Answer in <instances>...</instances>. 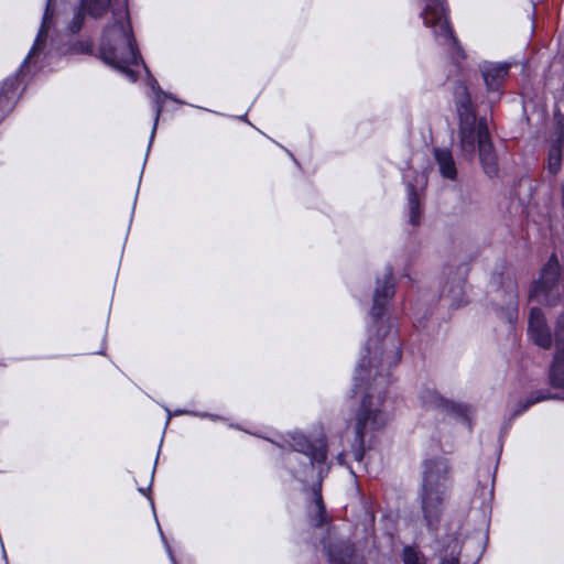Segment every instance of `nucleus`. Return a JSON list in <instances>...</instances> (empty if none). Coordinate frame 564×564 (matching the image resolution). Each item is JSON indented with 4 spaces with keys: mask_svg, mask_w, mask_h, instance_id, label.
Wrapping results in <instances>:
<instances>
[{
    "mask_svg": "<svg viewBox=\"0 0 564 564\" xmlns=\"http://www.w3.org/2000/svg\"><path fill=\"white\" fill-rule=\"evenodd\" d=\"M395 292L391 268L377 279L368 322V340L354 375V387L361 393V401L351 421L356 437L352 444L354 459L361 464L366 435L386 426L389 414L386 391L390 369L401 358L400 344L392 334V324L384 318L390 300Z\"/></svg>",
    "mask_w": 564,
    "mask_h": 564,
    "instance_id": "nucleus-1",
    "label": "nucleus"
},
{
    "mask_svg": "<svg viewBox=\"0 0 564 564\" xmlns=\"http://www.w3.org/2000/svg\"><path fill=\"white\" fill-rule=\"evenodd\" d=\"M271 443L284 452L283 464L291 475L306 482L316 479L318 487L323 477L328 473L327 446L324 438L308 440L301 432H289L276 435ZM306 523L313 533L321 535V544L329 564H367L355 545L341 534L337 528L329 524L328 516L321 495V488H314L306 507Z\"/></svg>",
    "mask_w": 564,
    "mask_h": 564,
    "instance_id": "nucleus-2",
    "label": "nucleus"
},
{
    "mask_svg": "<svg viewBox=\"0 0 564 564\" xmlns=\"http://www.w3.org/2000/svg\"><path fill=\"white\" fill-rule=\"evenodd\" d=\"M84 14L94 20H106L99 42V56L111 67L134 83L138 74L131 68L143 64L132 32L126 0L122 3L112 0H80L79 9L73 13L66 30L76 34L84 24Z\"/></svg>",
    "mask_w": 564,
    "mask_h": 564,
    "instance_id": "nucleus-3",
    "label": "nucleus"
},
{
    "mask_svg": "<svg viewBox=\"0 0 564 564\" xmlns=\"http://www.w3.org/2000/svg\"><path fill=\"white\" fill-rule=\"evenodd\" d=\"M494 496V475L487 468L484 484L477 490L467 518L455 516L446 525L444 535L436 541L435 553L438 564H460V556L476 562L480 557L489 525L490 502Z\"/></svg>",
    "mask_w": 564,
    "mask_h": 564,
    "instance_id": "nucleus-4",
    "label": "nucleus"
},
{
    "mask_svg": "<svg viewBox=\"0 0 564 564\" xmlns=\"http://www.w3.org/2000/svg\"><path fill=\"white\" fill-rule=\"evenodd\" d=\"M52 0L46 3L43 20L34 43L24 58L17 75L4 79L0 86V121L13 109L19 98L20 76L52 68L66 48L55 34Z\"/></svg>",
    "mask_w": 564,
    "mask_h": 564,
    "instance_id": "nucleus-5",
    "label": "nucleus"
},
{
    "mask_svg": "<svg viewBox=\"0 0 564 564\" xmlns=\"http://www.w3.org/2000/svg\"><path fill=\"white\" fill-rule=\"evenodd\" d=\"M453 487V468L446 457L427 458L422 466L420 500L423 519L430 530H435Z\"/></svg>",
    "mask_w": 564,
    "mask_h": 564,
    "instance_id": "nucleus-6",
    "label": "nucleus"
},
{
    "mask_svg": "<svg viewBox=\"0 0 564 564\" xmlns=\"http://www.w3.org/2000/svg\"><path fill=\"white\" fill-rule=\"evenodd\" d=\"M423 2L424 8L421 12L423 24L432 30L435 41L446 50L453 63L459 65L466 55L448 24L445 0H423Z\"/></svg>",
    "mask_w": 564,
    "mask_h": 564,
    "instance_id": "nucleus-7",
    "label": "nucleus"
},
{
    "mask_svg": "<svg viewBox=\"0 0 564 564\" xmlns=\"http://www.w3.org/2000/svg\"><path fill=\"white\" fill-rule=\"evenodd\" d=\"M560 263L555 256H552L541 270L540 278L530 290L529 300L546 306H555L561 300L558 284Z\"/></svg>",
    "mask_w": 564,
    "mask_h": 564,
    "instance_id": "nucleus-8",
    "label": "nucleus"
},
{
    "mask_svg": "<svg viewBox=\"0 0 564 564\" xmlns=\"http://www.w3.org/2000/svg\"><path fill=\"white\" fill-rule=\"evenodd\" d=\"M490 140L489 130L485 120L477 121V118L459 121V143L462 154L465 159H473L476 147H481V142Z\"/></svg>",
    "mask_w": 564,
    "mask_h": 564,
    "instance_id": "nucleus-9",
    "label": "nucleus"
},
{
    "mask_svg": "<svg viewBox=\"0 0 564 564\" xmlns=\"http://www.w3.org/2000/svg\"><path fill=\"white\" fill-rule=\"evenodd\" d=\"M528 336L540 348L550 349L553 346L551 328L540 307L533 306L530 310Z\"/></svg>",
    "mask_w": 564,
    "mask_h": 564,
    "instance_id": "nucleus-10",
    "label": "nucleus"
},
{
    "mask_svg": "<svg viewBox=\"0 0 564 564\" xmlns=\"http://www.w3.org/2000/svg\"><path fill=\"white\" fill-rule=\"evenodd\" d=\"M484 83L489 94L492 95L490 102H495L501 95V88L509 74L510 64L484 62L479 66Z\"/></svg>",
    "mask_w": 564,
    "mask_h": 564,
    "instance_id": "nucleus-11",
    "label": "nucleus"
},
{
    "mask_svg": "<svg viewBox=\"0 0 564 564\" xmlns=\"http://www.w3.org/2000/svg\"><path fill=\"white\" fill-rule=\"evenodd\" d=\"M420 400L426 409H437L445 412L455 413L459 416L467 417L469 408L465 404L455 403L443 398L435 389L425 388L421 391Z\"/></svg>",
    "mask_w": 564,
    "mask_h": 564,
    "instance_id": "nucleus-12",
    "label": "nucleus"
},
{
    "mask_svg": "<svg viewBox=\"0 0 564 564\" xmlns=\"http://www.w3.org/2000/svg\"><path fill=\"white\" fill-rule=\"evenodd\" d=\"M453 97L459 121L476 118L474 104L470 99L467 86L464 83L456 84Z\"/></svg>",
    "mask_w": 564,
    "mask_h": 564,
    "instance_id": "nucleus-13",
    "label": "nucleus"
},
{
    "mask_svg": "<svg viewBox=\"0 0 564 564\" xmlns=\"http://www.w3.org/2000/svg\"><path fill=\"white\" fill-rule=\"evenodd\" d=\"M149 85H150L152 94H153V97H152V108H153V111H154V122H153V127H152V131H151V137H150V142H152V140H153V138L155 135V131H156V127H158L161 113H162V111L164 109L165 100L166 99H171V100L176 101V102H178V100L176 98H174L172 95L163 91L155 78L151 77L149 79Z\"/></svg>",
    "mask_w": 564,
    "mask_h": 564,
    "instance_id": "nucleus-14",
    "label": "nucleus"
},
{
    "mask_svg": "<svg viewBox=\"0 0 564 564\" xmlns=\"http://www.w3.org/2000/svg\"><path fill=\"white\" fill-rule=\"evenodd\" d=\"M479 160L482 165L484 172L489 177H495L498 174V161L497 155L491 143V140H486L481 142V147L478 149Z\"/></svg>",
    "mask_w": 564,
    "mask_h": 564,
    "instance_id": "nucleus-15",
    "label": "nucleus"
},
{
    "mask_svg": "<svg viewBox=\"0 0 564 564\" xmlns=\"http://www.w3.org/2000/svg\"><path fill=\"white\" fill-rule=\"evenodd\" d=\"M434 159L442 176L448 180H455L457 170L452 151L446 148H437L434 150Z\"/></svg>",
    "mask_w": 564,
    "mask_h": 564,
    "instance_id": "nucleus-16",
    "label": "nucleus"
},
{
    "mask_svg": "<svg viewBox=\"0 0 564 564\" xmlns=\"http://www.w3.org/2000/svg\"><path fill=\"white\" fill-rule=\"evenodd\" d=\"M406 192L409 223L416 227L420 225L422 216L420 193L412 184L406 185Z\"/></svg>",
    "mask_w": 564,
    "mask_h": 564,
    "instance_id": "nucleus-17",
    "label": "nucleus"
},
{
    "mask_svg": "<svg viewBox=\"0 0 564 564\" xmlns=\"http://www.w3.org/2000/svg\"><path fill=\"white\" fill-rule=\"evenodd\" d=\"M550 381L553 387L564 388V351L554 355L550 369Z\"/></svg>",
    "mask_w": 564,
    "mask_h": 564,
    "instance_id": "nucleus-18",
    "label": "nucleus"
},
{
    "mask_svg": "<svg viewBox=\"0 0 564 564\" xmlns=\"http://www.w3.org/2000/svg\"><path fill=\"white\" fill-rule=\"evenodd\" d=\"M563 139L560 137L552 145L549 152V171L556 174L561 169L562 163V147Z\"/></svg>",
    "mask_w": 564,
    "mask_h": 564,
    "instance_id": "nucleus-19",
    "label": "nucleus"
},
{
    "mask_svg": "<svg viewBox=\"0 0 564 564\" xmlns=\"http://www.w3.org/2000/svg\"><path fill=\"white\" fill-rule=\"evenodd\" d=\"M464 285L465 281L463 279L453 282L446 295L451 301V305L456 308L463 306L466 303Z\"/></svg>",
    "mask_w": 564,
    "mask_h": 564,
    "instance_id": "nucleus-20",
    "label": "nucleus"
},
{
    "mask_svg": "<svg viewBox=\"0 0 564 564\" xmlns=\"http://www.w3.org/2000/svg\"><path fill=\"white\" fill-rule=\"evenodd\" d=\"M402 564H427L425 555L415 546H404Z\"/></svg>",
    "mask_w": 564,
    "mask_h": 564,
    "instance_id": "nucleus-21",
    "label": "nucleus"
},
{
    "mask_svg": "<svg viewBox=\"0 0 564 564\" xmlns=\"http://www.w3.org/2000/svg\"><path fill=\"white\" fill-rule=\"evenodd\" d=\"M553 344L555 345L556 352L564 351V312L558 314L555 319Z\"/></svg>",
    "mask_w": 564,
    "mask_h": 564,
    "instance_id": "nucleus-22",
    "label": "nucleus"
},
{
    "mask_svg": "<svg viewBox=\"0 0 564 564\" xmlns=\"http://www.w3.org/2000/svg\"><path fill=\"white\" fill-rule=\"evenodd\" d=\"M545 399H547V397L544 394H541V393L535 398H529L525 400V402L523 404H521V408L519 410L514 411V414L519 415V414L523 413L524 411H527L531 405L535 404L536 402L543 401Z\"/></svg>",
    "mask_w": 564,
    "mask_h": 564,
    "instance_id": "nucleus-23",
    "label": "nucleus"
},
{
    "mask_svg": "<svg viewBox=\"0 0 564 564\" xmlns=\"http://www.w3.org/2000/svg\"><path fill=\"white\" fill-rule=\"evenodd\" d=\"M165 411L167 412L166 424H169L172 416H178V415H194L195 416V413H196L195 411H188V410H183V409H177L174 412H171L167 408H165Z\"/></svg>",
    "mask_w": 564,
    "mask_h": 564,
    "instance_id": "nucleus-24",
    "label": "nucleus"
},
{
    "mask_svg": "<svg viewBox=\"0 0 564 564\" xmlns=\"http://www.w3.org/2000/svg\"><path fill=\"white\" fill-rule=\"evenodd\" d=\"M159 530H160V534H161L162 541H163V543L165 545L166 552L169 554V557H170L172 564H177L176 561H175V557L173 556L172 550H171L170 545L167 544V542H166V540L164 538V534H163L162 530L160 528H159Z\"/></svg>",
    "mask_w": 564,
    "mask_h": 564,
    "instance_id": "nucleus-25",
    "label": "nucleus"
},
{
    "mask_svg": "<svg viewBox=\"0 0 564 564\" xmlns=\"http://www.w3.org/2000/svg\"><path fill=\"white\" fill-rule=\"evenodd\" d=\"M195 416L202 417V419H209L212 421H218L221 420V417L217 414H210L206 412H196Z\"/></svg>",
    "mask_w": 564,
    "mask_h": 564,
    "instance_id": "nucleus-26",
    "label": "nucleus"
},
{
    "mask_svg": "<svg viewBox=\"0 0 564 564\" xmlns=\"http://www.w3.org/2000/svg\"><path fill=\"white\" fill-rule=\"evenodd\" d=\"M345 457H346V454H345V453H339V454L337 455V458H336V459H337V463H338L339 465H345V464H346V462H345Z\"/></svg>",
    "mask_w": 564,
    "mask_h": 564,
    "instance_id": "nucleus-27",
    "label": "nucleus"
},
{
    "mask_svg": "<svg viewBox=\"0 0 564 564\" xmlns=\"http://www.w3.org/2000/svg\"><path fill=\"white\" fill-rule=\"evenodd\" d=\"M511 305H512V310H513V312H517V302H516V300H513V301L511 302Z\"/></svg>",
    "mask_w": 564,
    "mask_h": 564,
    "instance_id": "nucleus-28",
    "label": "nucleus"
},
{
    "mask_svg": "<svg viewBox=\"0 0 564 564\" xmlns=\"http://www.w3.org/2000/svg\"><path fill=\"white\" fill-rule=\"evenodd\" d=\"M420 178H421V184L424 185L425 184L424 177L421 176Z\"/></svg>",
    "mask_w": 564,
    "mask_h": 564,
    "instance_id": "nucleus-29",
    "label": "nucleus"
},
{
    "mask_svg": "<svg viewBox=\"0 0 564 564\" xmlns=\"http://www.w3.org/2000/svg\"><path fill=\"white\" fill-rule=\"evenodd\" d=\"M349 469H350V473H351L354 476H356V471H355L351 467H349Z\"/></svg>",
    "mask_w": 564,
    "mask_h": 564,
    "instance_id": "nucleus-30",
    "label": "nucleus"
},
{
    "mask_svg": "<svg viewBox=\"0 0 564 564\" xmlns=\"http://www.w3.org/2000/svg\"><path fill=\"white\" fill-rule=\"evenodd\" d=\"M139 491L142 492V494L145 492L143 488H139Z\"/></svg>",
    "mask_w": 564,
    "mask_h": 564,
    "instance_id": "nucleus-31",
    "label": "nucleus"
}]
</instances>
